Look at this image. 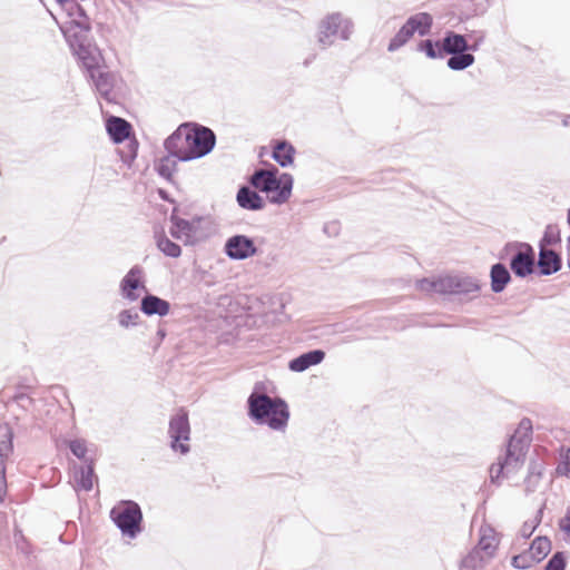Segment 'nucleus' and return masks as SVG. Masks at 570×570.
Instances as JSON below:
<instances>
[{
  "label": "nucleus",
  "mask_w": 570,
  "mask_h": 570,
  "mask_svg": "<svg viewBox=\"0 0 570 570\" xmlns=\"http://www.w3.org/2000/svg\"><path fill=\"white\" fill-rule=\"evenodd\" d=\"M67 3L75 12H71V19L66 21L61 29L75 55H77L83 67L90 72L99 67L100 53L97 47L88 41V33L90 31L89 18L77 2Z\"/></svg>",
  "instance_id": "obj_1"
},
{
  "label": "nucleus",
  "mask_w": 570,
  "mask_h": 570,
  "mask_svg": "<svg viewBox=\"0 0 570 570\" xmlns=\"http://www.w3.org/2000/svg\"><path fill=\"white\" fill-rule=\"evenodd\" d=\"M248 416L256 424L267 425L275 431H283L289 420L288 405L279 396L272 397L255 389L247 399Z\"/></svg>",
  "instance_id": "obj_2"
},
{
  "label": "nucleus",
  "mask_w": 570,
  "mask_h": 570,
  "mask_svg": "<svg viewBox=\"0 0 570 570\" xmlns=\"http://www.w3.org/2000/svg\"><path fill=\"white\" fill-rule=\"evenodd\" d=\"M215 146L216 145H187V148L178 149V145H165L168 153L155 161L154 168L160 177L171 183L179 161L202 158L210 154Z\"/></svg>",
  "instance_id": "obj_3"
},
{
  "label": "nucleus",
  "mask_w": 570,
  "mask_h": 570,
  "mask_svg": "<svg viewBox=\"0 0 570 570\" xmlns=\"http://www.w3.org/2000/svg\"><path fill=\"white\" fill-rule=\"evenodd\" d=\"M354 32L353 20L342 12L324 16L316 31V41L322 49L332 47L337 40L347 41Z\"/></svg>",
  "instance_id": "obj_4"
},
{
  "label": "nucleus",
  "mask_w": 570,
  "mask_h": 570,
  "mask_svg": "<svg viewBox=\"0 0 570 570\" xmlns=\"http://www.w3.org/2000/svg\"><path fill=\"white\" fill-rule=\"evenodd\" d=\"M527 451V440L517 439V435L510 436L504 455L490 468L491 481L517 473L524 463Z\"/></svg>",
  "instance_id": "obj_5"
},
{
  "label": "nucleus",
  "mask_w": 570,
  "mask_h": 570,
  "mask_svg": "<svg viewBox=\"0 0 570 570\" xmlns=\"http://www.w3.org/2000/svg\"><path fill=\"white\" fill-rule=\"evenodd\" d=\"M110 519L124 535L136 538L141 531L142 512L132 500H122L110 510Z\"/></svg>",
  "instance_id": "obj_6"
},
{
  "label": "nucleus",
  "mask_w": 570,
  "mask_h": 570,
  "mask_svg": "<svg viewBox=\"0 0 570 570\" xmlns=\"http://www.w3.org/2000/svg\"><path fill=\"white\" fill-rule=\"evenodd\" d=\"M169 446L175 453L186 455L190 451V424L188 412L180 409L174 414L168 424Z\"/></svg>",
  "instance_id": "obj_7"
},
{
  "label": "nucleus",
  "mask_w": 570,
  "mask_h": 570,
  "mask_svg": "<svg viewBox=\"0 0 570 570\" xmlns=\"http://www.w3.org/2000/svg\"><path fill=\"white\" fill-rule=\"evenodd\" d=\"M440 288L441 294H452L473 298L479 295L481 284L479 279L473 276L446 275L442 277Z\"/></svg>",
  "instance_id": "obj_8"
},
{
  "label": "nucleus",
  "mask_w": 570,
  "mask_h": 570,
  "mask_svg": "<svg viewBox=\"0 0 570 570\" xmlns=\"http://www.w3.org/2000/svg\"><path fill=\"white\" fill-rule=\"evenodd\" d=\"M165 142H216L214 131L197 122H184Z\"/></svg>",
  "instance_id": "obj_9"
},
{
  "label": "nucleus",
  "mask_w": 570,
  "mask_h": 570,
  "mask_svg": "<svg viewBox=\"0 0 570 570\" xmlns=\"http://www.w3.org/2000/svg\"><path fill=\"white\" fill-rule=\"evenodd\" d=\"M518 250L510 259V269L520 278H525L535 271V253L528 243H518Z\"/></svg>",
  "instance_id": "obj_10"
},
{
  "label": "nucleus",
  "mask_w": 570,
  "mask_h": 570,
  "mask_svg": "<svg viewBox=\"0 0 570 570\" xmlns=\"http://www.w3.org/2000/svg\"><path fill=\"white\" fill-rule=\"evenodd\" d=\"M225 254L234 261H244L257 253V247L253 238L237 234L233 235L225 242Z\"/></svg>",
  "instance_id": "obj_11"
},
{
  "label": "nucleus",
  "mask_w": 570,
  "mask_h": 570,
  "mask_svg": "<svg viewBox=\"0 0 570 570\" xmlns=\"http://www.w3.org/2000/svg\"><path fill=\"white\" fill-rule=\"evenodd\" d=\"M199 220V218L194 220H187L178 216L171 215V226L169 228V234L171 235V237L183 240L186 245L194 244L195 234L197 232V225Z\"/></svg>",
  "instance_id": "obj_12"
},
{
  "label": "nucleus",
  "mask_w": 570,
  "mask_h": 570,
  "mask_svg": "<svg viewBox=\"0 0 570 570\" xmlns=\"http://www.w3.org/2000/svg\"><path fill=\"white\" fill-rule=\"evenodd\" d=\"M535 267H538L539 275L541 276L556 274L562 268L561 255L550 248H539Z\"/></svg>",
  "instance_id": "obj_13"
},
{
  "label": "nucleus",
  "mask_w": 570,
  "mask_h": 570,
  "mask_svg": "<svg viewBox=\"0 0 570 570\" xmlns=\"http://www.w3.org/2000/svg\"><path fill=\"white\" fill-rule=\"evenodd\" d=\"M142 268L140 266H134L130 271L125 275V277L120 282V291L121 295L130 302H134L138 298V294L136 289L142 288L146 289L142 281Z\"/></svg>",
  "instance_id": "obj_14"
},
{
  "label": "nucleus",
  "mask_w": 570,
  "mask_h": 570,
  "mask_svg": "<svg viewBox=\"0 0 570 570\" xmlns=\"http://www.w3.org/2000/svg\"><path fill=\"white\" fill-rule=\"evenodd\" d=\"M294 179L291 174L283 173L276 178L274 188L271 189V194L267 195L269 203L282 205L286 203L293 189Z\"/></svg>",
  "instance_id": "obj_15"
},
{
  "label": "nucleus",
  "mask_w": 570,
  "mask_h": 570,
  "mask_svg": "<svg viewBox=\"0 0 570 570\" xmlns=\"http://www.w3.org/2000/svg\"><path fill=\"white\" fill-rule=\"evenodd\" d=\"M237 205L246 210L257 212L265 208L264 198L253 188L242 185L236 194Z\"/></svg>",
  "instance_id": "obj_16"
},
{
  "label": "nucleus",
  "mask_w": 570,
  "mask_h": 570,
  "mask_svg": "<svg viewBox=\"0 0 570 570\" xmlns=\"http://www.w3.org/2000/svg\"><path fill=\"white\" fill-rule=\"evenodd\" d=\"M324 358L325 352L323 350H312L291 360L288 363V368L292 372L301 373L313 365L322 363Z\"/></svg>",
  "instance_id": "obj_17"
},
{
  "label": "nucleus",
  "mask_w": 570,
  "mask_h": 570,
  "mask_svg": "<svg viewBox=\"0 0 570 570\" xmlns=\"http://www.w3.org/2000/svg\"><path fill=\"white\" fill-rule=\"evenodd\" d=\"M140 309L148 316L158 315L163 317L169 313L170 304L168 301L148 293L141 298Z\"/></svg>",
  "instance_id": "obj_18"
},
{
  "label": "nucleus",
  "mask_w": 570,
  "mask_h": 570,
  "mask_svg": "<svg viewBox=\"0 0 570 570\" xmlns=\"http://www.w3.org/2000/svg\"><path fill=\"white\" fill-rule=\"evenodd\" d=\"M89 73L97 91L107 100H111V92L116 80L115 75L109 71H104L99 67Z\"/></svg>",
  "instance_id": "obj_19"
},
{
  "label": "nucleus",
  "mask_w": 570,
  "mask_h": 570,
  "mask_svg": "<svg viewBox=\"0 0 570 570\" xmlns=\"http://www.w3.org/2000/svg\"><path fill=\"white\" fill-rule=\"evenodd\" d=\"M441 48L444 53L448 55H456L469 49L475 50V47H470L464 36L455 33L453 31H449L445 33L441 42Z\"/></svg>",
  "instance_id": "obj_20"
},
{
  "label": "nucleus",
  "mask_w": 570,
  "mask_h": 570,
  "mask_svg": "<svg viewBox=\"0 0 570 570\" xmlns=\"http://www.w3.org/2000/svg\"><path fill=\"white\" fill-rule=\"evenodd\" d=\"M106 130L114 142H122L129 138L131 125L122 118L111 116L106 121Z\"/></svg>",
  "instance_id": "obj_21"
},
{
  "label": "nucleus",
  "mask_w": 570,
  "mask_h": 570,
  "mask_svg": "<svg viewBox=\"0 0 570 570\" xmlns=\"http://www.w3.org/2000/svg\"><path fill=\"white\" fill-rule=\"evenodd\" d=\"M491 289L493 293H501L511 282V274L503 263H495L490 269Z\"/></svg>",
  "instance_id": "obj_22"
},
{
  "label": "nucleus",
  "mask_w": 570,
  "mask_h": 570,
  "mask_svg": "<svg viewBox=\"0 0 570 570\" xmlns=\"http://www.w3.org/2000/svg\"><path fill=\"white\" fill-rule=\"evenodd\" d=\"M405 24L411 30L412 35H419L420 37L428 36L433 24V18L428 12H419L411 16Z\"/></svg>",
  "instance_id": "obj_23"
},
{
  "label": "nucleus",
  "mask_w": 570,
  "mask_h": 570,
  "mask_svg": "<svg viewBox=\"0 0 570 570\" xmlns=\"http://www.w3.org/2000/svg\"><path fill=\"white\" fill-rule=\"evenodd\" d=\"M276 178L277 177H274L271 173L263 169H256L248 178V183L255 189L269 195L271 189L274 188Z\"/></svg>",
  "instance_id": "obj_24"
},
{
  "label": "nucleus",
  "mask_w": 570,
  "mask_h": 570,
  "mask_svg": "<svg viewBox=\"0 0 570 570\" xmlns=\"http://www.w3.org/2000/svg\"><path fill=\"white\" fill-rule=\"evenodd\" d=\"M272 158L282 167L293 164L296 150L294 145H272Z\"/></svg>",
  "instance_id": "obj_25"
},
{
  "label": "nucleus",
  "mask_w": 570,
  "mask_h": 570,
  "mask_svg": "<svg viewBox=\"0 0 570 570\" xmlns=\"http://www.w3.org/2000/svg\"><path fill=\"white\" fill-rule=\"evenodd\" d=\"M497 548L498 541L493 534L492 529L483 530L476 547H474L475 550H479L490 559L493 558Z\"/></svg>",
  "instance_id": "obj_26"
},
{
  "label": "nucleus",
  "mask_w": 570,
  "mask_h": 570,
  "mask_svg": "<svg viewBox=\"0 0 570 570\" xmlns=\"http://www.w3.org/2000/svg\"><path fill=\"white\" fill-rule=\"evenodd\" d=\"M491 559L474 548L461 561V570H482Z\"/></svg>",
  "instance_id": "obj_27"
},
{
  "label": "nucleus",
  "mask_w": 570,
  "mask_h": 570,
  "mask_svg": "<svg viewBox=\"0 0 570 570\" xmlns=\"http://www.w3.org/2000/svg\"><path fill=\"white\" fill-rule=\"evenodd\" d=\"M448 59L446 66L451 70L460 71L469 68L474 63V56L471 53H468L466 51H463L461 53L451 55Z\"/></svg>",
  "instance_id": "obj_28"
},
{
  "label": "nucleus",
  "mask_w": 570,
  "mask_h": 570,
  "mask_svg": "<svg viewBox=\"0 0 570 570\" xmlns=\"http://www.w3.org/2000/svg\"><path fill=\"white\" fill-rule=\"evenodd\" d=\"M529 550L538 562H541L551 551V541L547 537H537L532 541Z\"/></svg>",
  "instance_id": "obj_29"
},
{
  "label": "nucleus",
  "mask_w": 570,
  "mask_h": 570,
  "mask_svg": "<svg viewBox=\"0 0 570 570\" xmlns=\"http://www.w3.org/2000/svg\"><path fill=\"white\" fill-rule=\"evenodd\" d=\"M157 247L164 255L171 258H177L181 255L180 246L170 240L166 235L157 237Z\"/></svg>",
  "instance_id": "obj_30"
},
{
  "label": "nucleus",
  "mask_w": 570,
  "mask_h": 570,
  "mask_svg": "<svg viewBox=\"0 0 570 570\" xmlns=\"http://www.w3.org/2000/svg\"><path fill=\"white\" fill-rule=\"evenodd\" d=\"M413 37L409 27L404 23L399 31L394 35V37L390 40L387 50L390 52H394L402 48L407 41Z\"/></svg>",
  "instance_id": "obj_31"
},
{
  "label": "nucleus",
  "mask_w": 570,
  "mask_h": 570,
  "mask_svg": "<svg viewBox=\"0 0 570 570\" xmlns=\"http://www.w3.org/2000/svg\"><path fill=\"white\" fill-rule=\"evenodd\" d=\"M544 464L540 460H531L528 468V475L525 478L527 489L531 490V487H535L540 478L542 476Z\"/></svg>",
  "instance_id": "obj_32"
},
{
  "label": "nucleus",
  "mask_w": 570,
  "mask_h": 570,
  "mask_svg": "<svg viewBox=\"0 0 570 570\" xmlns=\"http://www.w3.org/2000/svg\"><path fill=\"white\" fill-rule=\"evenodd\" d=\"M139 145H120L117 147L116 153L121 163L127 167L131 168L135 159L138 155Z\"/></svg>",
  "instance_id": "obj_33"
},
{
  "label": "nucleus",
  "mask_w": 570,
  "mask_h": 570,
  "mask_svg": "<svg viewBox=\"0 0 570 570\" xmlns=\"http://www.w3.org/2000/svg\"><path fill=\"white\" fill-rule=\"evenodd\" d=\"M77 474H79V478L77 479V485L85 491H90L94 485V483H92V478H94L92 462H90L89 464H87L85 466H79Z\"/></svg>",
  "instance_id": "obj_34"
},
{
  "label": "nucleus",
  "mask_w": 570,
  "mask_h": 570,
  "mask_svg": "<svg viewBox=\"0 0 570 570\" xmlns=\"http://www.w3.org/2000/svg\"><path fill=\"white\" fill-rule=\"evenodd\" d=\"M561 242L560 230L557 225H548L544 229L543 236L539 242V248H549V246L559 244Z\"/></svg>",
  "instance_id": "obj_35"
},
{
  "label": "nucleus",
  "mask_w": 570,
  "mask_h": 570,
  "mask_svg": "<svg viewBox=\"0 0 570 570\" xmlns=\"http://www.w3.org/2000/svg\"><path fill=\"white\" fill-rule=\"evenodd\" d=\"M416 50L424 52L430 59L443 58V51L440 42H433L430 39L420 41Z\"/></svg>",
  "instance_id": "obj_36"
},
{
  "label": "nucleus",
  "mask_w": 570,
  "mask_h": 570,
  "mask_svg": "<svg viewBox=\"0 0 570 570\" xmlns=\"http://www.w3.org/2000/svg\"><path fill=\"white\" fill-rule=\"evenodd\" d=\"M539 563L532 552L528 549L517 556L512 557L511 564L515 569H529L533 564Z\"/></svg>",
  "instance_id": "obj_37"
},
{
  "label": "nucleus",
  "mask_w": 570,
  "mask_h": 570,
  "mask_svg": "<svg viewBox=\"0 0 570 570\" xmlns=\"http://www.w3.org/2000/svg\"><path fill=\"white\" fill-rule=\"evenodd\" d=\"M140 315L134 308L124 309L118 314V322L121 327L128 328L138 324Z\"/></svg>",
  "instance_id": "obj_38"
},
{
  "label": "nucleus",
  "mask_w": 570,
  "mask_h": 570,
  "mask_svg": "<svg viewBox=\"0 0 570 570\" xmlns=\"http://www.w3.org/2000/svg\"><path fill=\"white\" fill-rule=\"evenodd\" d=\"M0 438L3 439L1 441L0 452H6V453L11 452L13 449V445H12L13 432L8 424L0 425Z\"/></svg>",
  "instance_id": "obj_39"
},
{
  "label": "nucleus",
  "mask_w": 570,
  "mask_h": 570,
  "mask_svg": "<svg viewBox=\"0 0 570 570\" xmlns=\"http://www.w3.org/2000/svg\"><path fill=\"white\" fill-rule=\"evenodd\" d=\"M567 557L566 552L558 551L547 562L544 570H566Z\"/></svg>",
  "instance_id": "obj_40"
},
{
  "label": "nucleus",
  "mask_w": 570,
  "mask_h": 570,
  "mask_svg": "<svg viewBox=\"0 0 570 570\" xmlns=\"http://www.w3.org/2000/svg\"><path fill=\"white\" fill-rule=\"evenodd\" d=\"M532 431V422L528 417H523L518 426V430L513 435H517V439H523L527 440V448L529 446L530 442V433Z\"/></svg>",
  "instance_id": "obj_41"
},
{
  "label": "nucleus",
  "mask_w": 570,
  "mask_h": 570,
  "mask_svg": "<svg viewBox=\"0 0 570 570\" xmlns=\"http://www.w3.org/2000/svg\"><path fill=\"white\" fill-rule=\"evenodd\" d=\"M441 282H442V277H439L438 279H433V281H431L429 278H422L416 282V287L423 292H428V293L436 292V293L441 294V288H440Z\"/></svg>",
  "instance_id": "obj_42"
},
{
  "label": "nucleus",
  "mask_w": 570,
  "mask_h": 570,
  "mask_svg": "<svg viewBox=\"0 0 570 570\" xmlns=\"http://www.w3.org/2000/svg\"><path fill=\"white\" fill-rule=\"evenodd\" d=\"M69 450L76 458L83 460L86 458V453H87L86 441L80 440V439L70 441Z\"/></svg>",
  "instance_id": "obj_43"
},
{
  "label": "nucleus",
  "mask_w": 570,
  "mask_h": 570,
  "mask_svg": "<svg viewBox=\"0 0 570 570\" xmlns=\"http://www.w3.org/2000/svg\"><path fill=\"white\" fill-rule=\"evenodd\" d=\"M540 518L535 519L534 521H525L520 530L521 537H523L524 539L530 538L534 532L535 528L538 527V524L540 523Z\"/></svg>",
  "instance_id": "obj_44"
},
{
  "label": "nucleus",
  "mask_w": 570,
  "mask_h": 570,
  "mask_svg": "<svg viewBox=\"0 0 570 570\" xmlns=\"http://www.w3.org/2000/svg\"><path fill=\"white\" fill-rule=\"evenodd\" d=\"M341 225L337 220L327 222L324 224L323 232L330 236H337L340 233Z\"/></svg>",
  "instance_id": "obj_45"
},
{
  "label": "nucleus",
  "mask_w": 570,
  "mask_h": 570,
  "mask_svg": "<svg viewBox=\"0 0 570 570\" xmlns=\"http://www.w3.org/2000/svg\"><path fill=\"white\" fill-rule=\"evenodd\" d=\"M6 493H7L6 471H4V466L0 463V503H2L4 501Z\"/></svg>",
  "instance_id": "obj_46"
},
{
  "label": "nucleus",
  "mask_w": 570,
  "mask_h": 570,
  "mask_svg": "<svg viewBox=\"0 0 570 570\" xmlns=\"http://www.w3.org/2000/svg\"><path fill=\"white\" fill-rule=\"evenodd\" d=\"M557 473L560 475L570 476V460L569 459H566L558 464Z\"/></svg>",
  "instance_id": "obj_47"
},
{
  "label": "nucleus",
  "mask_w": 570,
  "mask_h": 570,
  "mask_svg": "<svg viewBox=\"0 0 570 570\" xmlns=\"http://www.w3.org/2000/svg\"><path fill=\"white\" fill-rule=\"evenodd\" d=\"M559 527L570 537V510H568L566 515L559 521Z\"/></svg>",
  "instance_id": "obj_48"
},
{
  "label": "nucleus",
  "mask_w": 570,
  "mask_h": 570,
  "mask_svg": "<svg viewBox=\"0 0 570 570\" xmlns=\"http://www.w3.org/2000/svg\"><path fill=\"white\" fill-rule=\"evenodd\" d=\"M61 7L67 11L69 19H71V12H75L70 9V6L67 2H72L71 0H58Z\"/></svg>",
  "instance_id": "obj_49"
},
{
  "label": "nucleus",
  "mask_w": 570,
  "mask_h": 570,
  "mask_svg": "<svg viewBox=\"0 0 570 570\" xmlns=\"http://www.w3.org/2000/svg\"><path fill=\"white\" fill-rule=\"evenodd\" d=\"M263 170L273 174L274 177H279V170L274 165H268L267 168H262Z\"/></svg>",
  "instance_id": "obj_50"
},
{
  "label": "nucleus",
  "mask_w": 570,
  "mask_h": 570,
  "mask_svg": "<svg viewBox=\"0 0 570 570\" xmlns=\"http://www.w3.org/2000/svg\"><path fill=\"white\" fill-rule=\"evenodd\" d=\"M14 401L17 402H20V401H23V400H28V401H31V399L24 394V393H17L14 396H13Z\"/></svg>",
  "instance_id": "obj_51"
},
{
  "label": "nucleus",
  "mask_w": 570,
  "mask_h": 570,
  "mask_svg": "<svg viewBox=\"0 0 570 570\" xmlns=\"http://www.w3.org/2000/svg\"><path fill=\"white\" fill-rule=\"evenodd\" d=\"M568 267L570 268V235L567 238Z\"/></svg>",
  "instance_id": "obj_52"
},
{
  "label": "nucleus",
  "mask_w": 570,
  "mask_h": 570,
  "mask_svg": "<svg viewBox=\"0 0 570 570\" xmlns=\"http://www.w3.org/2000/svg\"><path fill=\"white\" fill-rule=\"evenodd\" d=\"M562 125L570 129V115L563 117Z\"/></svg>",
  "instance_id": "obj_53"
},
{
  "label": "nucleus",
  "mask_w": 570,
  "mask_h": 570,
  "mask_svg": "<svg viewBox=\"0 0 570 570\" xmlns=\"http://www.w3.org/2000/svg\"><path fill=\"white\" fill-rule=\"evenodd\" d=\"M157 336L160 338V340H164L165 336H166V331L164 328H158L157 331Z\"/></svg>",
  "instance_id": "obj_54"
},
{
  "label": "nucleus",
  "mask_w": 570,
  "mask_h": 570,
  "mask_svg": "<svg viewBox=\"0 0 570 570\" xmlns=\"http://www.w3.org/2000/svg\"><path fill=\"white\" fill-rule=\"evenodd\" d=\"M159 196L164 199V200H168V196H167V193L163 189H159L158 191Z\"/></svg>",
  "instance_id": "obj_55"
},
{
  "label": "nucleus",
  "mask_w": 570,
  "mask_h": 570,
  "mask_svg": "<svg viewBox=\"0 0 570 570\" xmlns=\"http://www.w3.org/2000/svg\"><path fill=\"white\" fill-rule=\"evenodd\" d=\"M265 154H267V147L263 146L259 151V157H263Z\"/></svg>",
  "instance_id": "obj_56"
},
{
  "label": "nucleus",
  "mask_w": 570,
  "mask_h": 570,
  "mask_svg": "<svg viewBox=\"0 0 570 570\" xmlns=\"http://www.w3.org/2000/svg\"><path fill=\"white\" fill-rule=\"evenodd\" d=\"M126 6H131L132 0H120Z\"/></svg>",
  "instance_id": "obj_57"
},
{
  "label": "nucleus",
  "mask_w": 570,
  "mask_h": 570,
  "mask_svg": "<svg viewBox=\"0 0 570 570\" xmlns=\"http://www.w3.org/2000/svg\"><path fill=\"white\" fill-rule=\"evenodd\" d=\"M567 222H568V224L570 226V208L568 209V213H567Z\"/></svg>",
  "instance_id": "obj_58"
}]
</instances>
